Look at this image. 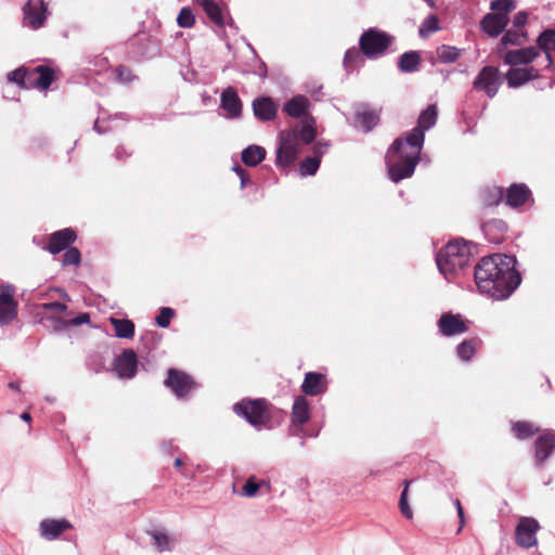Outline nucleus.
<instances>
[{
    "instance_id": "nucleus-1",
    "label": "nucleus",
    "mask_w": 555,
    "mask_h": 555,
    "mask_svg": "<svg viewBox=\"0 0 555 555\" xmlns=\"http://www.w3.org/2000/svg\"><path fill=\"white\" fill-rule=\"evenodd\" d=\"M516 259L501 254L482 257L475 266L474 278L478 289L495 299H505L521 282L515 269Z\"/></svg>"
},
{
    "instance_id": "nucleus-2",
    "label": "nucleus",
    "mask_w": 555,
    "mask_h": 555,
    "mask_svg": "<svg viewBox=\"0 0 555 555\" xmlns=\"http://www.w3.org/2000/svg\"><path fill=\"white\" fill-rule=\"evenodd\" d=\"M422 147L408 145L403 137L393 141L385 156L388 176L393 182L398 183L414 173Z\"/></svg>"
},
{
    "instance_id": "nucleus-3",
    "label": "nucleus",
    "mask_w": 555,
    "mask_h": 555,
    "mask_svg": "<svg viewBox=\"0 0 555 555\" xmlns=\"http://www.w3.org/2000/svg\"><path fill=\"white\" fill-rule=\"evenodd\" d=\"M470 256L472 250L468 243L457 238L449 242L439 250L436 256V262L444 278L452 280L468 266Z\"/></svg>"
},
{
    "instance_id": "nucleus-4",
    "label": "nucleus",
    "mask_w": 555,
    "mask_h": 555,
    "mask_svg": "<svg viewBox=\"0 0 555 555\" xmlns=\"http://www.w3.org/2000/svg\"><path fill=\"white\" fill-rule=\"evenodd\" d=\"M233 411L254 427L267 426L272 417L271 404L263 398H244L233 405Z\"/></svg>"
},
{
    "instance_id": "nucleus-5",
    "label": "nucleus",
    "mask_w": 555,
    "mask_h": 555,
    "mask_svg": "<svg viewBox=\"0 0 555 555\" xmlns=\"http://www.w3.org/2000/svg\"><path fill=\"white\" fill-rule=\"evenodd\" d=\"M392 36L377 28L365 30L359 39V48L367 59H377L383 55L392 43Z\"/></svg>"
},
{
    "instance_id": "nucleus-6",
    "label": "nucleus",
    "mask_w": 555,
    "mask_h": 555,
    "mask_svg": "<svg viewBox=\"0 0 555 555\" xmlns=\"http://www.w3.org/2000/svg\"><path fill=\"white\" fill-rule=\"evenodd\" d=\"M280 144L276 151V165L283 168L291 166L300 152L301 144L295 129L284 130L279 135Z\"/></svg>"
},
{
    "instance_id": "nucleus-7",
    "label": "nucleus",
    "mask_w": 555,
    "mask_h": 555,
    "mask_svg": "<svg viewBox=\"0 0 555 555\" xmlns=\"http://www.w3.org/2000/svg\"><path fill=\"white\" fill-rule=\"evenodd\" d=\"M438 119V107L430 104L424 109L417 119V126L403 137L408 145L423 146L425 140V131L434 127Z\"/></svg>"
},
{
    "instance_id": "nucleus-8",
    "label": "nucleus",
    "mask_w": 555,
    "mask_h": 555,
    "mask_svg": "<svg viewBox=\"0 0 555 555\" xmlns=\"http://www.w3.org/2000/svg\"><path fill=\"white\" fill-rule=\"evenodd\" d=\"M311 418V405L309 400L304 395H299L295 398L292 413H291V431L292 435L304 438L306 431L304 426Z\"/></svg>"
},
{
    "instance_id": "nucleus-9",
    "label": "nucleus",
    "mask_w": 555,
    "mask_h": 555,
    "mask_svg": "<svg viewBox=\"0 0 555 555\" xmlns=\"http://www.w3.org/2000/svg\"><path fill=\"white\" fill-rule=\"evenodd\" d=\"M540 529L541 526L535 518L526 516L520 517L515 528L516 544L522 548L537 546V533Z\"/></svg>"
},
{
    "instance_id": "nucleus-10",
    "label": "nucleus",
    "mask_w": 555,
    "mask_h": 555,
    "mask_svg": "<svg viewBox=\"0 0 555 555\" xmlns=\"http://www.w3.org/2000/svg\"><path fill=\"white\" fill-rule=\"evenodd\" d=\"M164 384L179 398L188 396L195 387L193 378L177 369L168 370Z\"/></svg>"
},
{
    "instance_id": "nucleus-11",
    "label": "nucleus",
    "mask_w": 555,
    "mask_h": 555,
    "mask_svg": "<svg viewBox=\"0 0 555 555\" xmlns=\"http://www.w3.org/2000/svg\"><path fill=\"white\" fill-rule=\"evenodd\" d=\"M494 196L498 198V201H501L505 196L506 205L513 208H518L531 199L532 193L526 184L514 183L507 188L505 193L503 189H496L494 191Z\"/></svg>"
},
{
    "instance_id": "nucleus-12",
    "label": "nucleus",
    "mask_w": 555,
    "mask_h": 555,
    "mask_svg": "<svg viewBox=\"0 0 555 555\" xmlns=\"http://www.w3.org/2000/svg\"><path fill=\"white\" fill-rule=\"evenodd\" d=\"M500 85V72L495 66H485L474 80V88L485 91L489 98L498 93Z\"/></svg>"
},
{
    "instance_id": "nucleus-13",
    "label": "nucleus",
    "mask_w": 555,
    "mask_h": 555,
    "mask_svg": "<svg viewBox=\"0 0 555 555\" xmlns=\"http://www.w3.org/2000/svg\"><path fill=\"white\" fill-rule=\"evenodd\" d=\"M15 289L11 285L0 287V324H10L17 315V301L14 298Z\"/></svg>"
},
{
    "instance_id": "nucleus-14",
    "label": "nucleus",
    "mask_w": 555,
    "mask_h": 555,
    "mask_svg": "<svg viewBox=\"0 0 555 555\" xmlns=\"http://www.w3.org/2000/svg\"><path fill=\"white\" fill-rule=\"evenodd\" d=\"M498 53L509 66L529 65L539 56V50L535 47L506 50L505 52L502 48H498Z\"/></svg>"
},
{
    "instance_id": "nucleus-15",
    "label": "nucleus",
    "mask_w": 555,
    "mask_h": 555,
    "mask_svg": "<svg viewBox=\"0 0 555 555\" xmlns=\"http://www.w3.org/2000/svg\"><path fill=\"white\" fill-rule=\"evenodd\" d=\"M47 17V5L43 0H28L24 8V21L27 26L38 29L43 26Z\"/></svg>"
},
{
    "instance_id": "nucleus-16",
    "label": "nucleus",
    "mask_w": 555,
    "mask_h": 555,
    "mask_svg": "<svg viewBox=\"0 0 555 555\" xmlns=\"http://www.w3.org/2000/svg\"><path fill=\"white\" fill-rule=\"evenodd\" d=\"M76 238V232L70 228L55 231L49 236L47 250L52 255L60 254L70 248Z\"/></svg>"
},
{
    "instance_id": "nucleus-17",
    "label": "nucleus",
    "mask_w": 555,
    "mask_h": 555,
    "mask_svg": "<svg viewBox=\"0 0 555 555\" xmlns=\"http://www.w3.org/2000/svg\"><path fill=\"white\" fill-rule=\"evenodd\" d=\"M55 70L47 65H38L30 68L29 89H37L40 91L48 90L55 80Z\"/></svg>"
},
{
    "instance_id": "nucleus-18",
    "label": "nucleus",
    "mask_w": 555,
    "mask_h": 555,
    "mask_svg": "<svg viewBox=\"0 0 555 555\" xmlns=\"http://www.w3.org/2000/svg\"><path fill=\"white\" fill-rule=\"evenodd\" d=\"M540 77V70L534 66H511L505 74V78L509 88H518L531 80Z\"/></svg>"
},
{
    "instance_id": "nucleus-19",
    "label": "nucleus",
    "mask_w": 555,
    "mask_h": 555,
    "mask_svg": "<svg viewBox=\"0 0 555 555\" xmlns=\"http://www.w3.org/2000/svg\"><path fill=\"white\" fill-rule=\"evenodd\" d=\"M220 107L228 118H240L242 116L243 103L233 87L225 88L220 98Z\"/></svg>"
},
{
    "instance_id": "nucleus-20",
    "label": "nucleus",
    "mask_w": 555,
    "mask_h": 555,
    "mask_svg": "<svg viewBox=\"0 0 555 555\" xmlns=\"http://www.w3.org/2000/svg\"><path fill=\"white\" fill-rule=\"evenodd\" d=\"M438 327L441 334L448 337L463 334L468 331V325L463 320L462 315L453 314L451 312L443 313L440 317Z\"/></svg>"
},
{
    "instance_id": "nucleus-21",
    "label": "nucleus",
    "mask_w": 555,
    "mask_h": 555,
    "mask_svg": "<svg viewBox=\"0 0 555 555\" xmlns=\"http://www.w3.org/2000/svg\"><path fill=\"white\" fill-rule=\"evenodd\" d=\"M533 448L535 464L541 467L555 450V433L547 431L539 436L533 443Z\"/></svg>"
},
{
    "instance_id": "nucleus-22",
    "label": "nucleus",
    "mask_w": 555,
    "mask_h": 555,
    "mask_svg": "<svg viewBox=\"0 0 555 555\" xmlns=\"http://www.w3.org/2000/svg\"><path fill=\"white\" fill-rule=\"evenodd\" d=\"M138 358L132 349H126L118 356L114 363L117 375L121 378H131L135 375Z\"/></svg>"
},
{
    "instance_id": "nucleus-23",
    "label": "nucleus",
    "mask_w": 555,
    "mask_h": 555,
    "mask_svg": "<svg viewBox=\"0 0 555 555\" xmlns=\"http://www.w3.org/2000/svg\"><path fill=\"white\" fill-rule=\"evenodd\" d=\"M327 390V378L324 374L319 372H308L305 374L301 384V391L304 396H319Z\"/></svg>"
},
{
    "instance_id": "nucleus-24",
    "label": "nucleus",
    "mask_w": 555,
    "mask_h": 555,
    "mask_svg": "<svg viewBox=\"0 0 555 555\" xmlns=\"http://www.w3.org/2000/svg\"><path fill=\"white\" fill-rule=\"evenodd\" d=\"M509 17L496 13H487L480 21V28L490 37H498L508 25Z\"/></svg>"
},
{
    "instance_id": "nucleus-25",
    "label": "nucleus",
    "mask_w": 555,
    "mask_h": 555,
    "mask_svg": "<svg viewBox=\"0 0 555 555\" xmlns=\"http://www.w3.org/2000/svg\"><path fill=\"white\" fill-rule=\"evenodd\" d=\"M279 106L269 96H260L253 101V112L257 119L270 121L275 118Z\"/></svg>"
},
{
    "instance_id": "nucleus-26",
    "label": "nucleus",
    "mask_w": 555,
    "mask_h": 555,
    "mask_svg": "<svg viewBox=\"0 0 555 555\" xmlns=\"http://www.w3.org/2000/svg\"><path fill=\"white\" fill-rule=\"evenodd\" d=\"M539 53L542 51L545 56V68L552 66L554 59L552 52L555 51V29H546L542 31L537 39Z\"/></svg>"
},
{
    "instance_id": "nucleus-27",
    "label": "nucleus",
    "mask_w": 555,
    "mask_h": 555,
    "mask_svg": "<svg viewBox=\"0 0 555 555\" xmlns=\"http://www.w3.org/2000/svg\"><path fill=\"white\" fill-rule=\"evenodd\" d=\"M482 231L490 243L500 244L506 237L507 224L500 219H492L482 224Z\"/></svg>"
},
{
    "instance_id": "nucleus-28",
    "label": "nucleus",
    "mask_w": 555,
    "mask_h": 555,
    "mask_svg": "<svg viewBox=\"0 0 555 555\" xmlns=\"http://www.w3.org/2000/svg\"><path fill=\"white\" fill-rule=\"evenodd\" d=\"M70 528L72 525L65 519H44L40 524V533L44 539L53 540Z\"/></svg>"
},
{
    "instance_id": "nucleus-29",
    "label": "nucleus",
    "mask_w": 555,
    "mask_h": 555,
    "mask_svg": "<svg viewBox=\"0 0 555 555\" xmlns=\"http://www.w3.org/2000/svg\"><path fill=\"white\" fill-rule=\"evenodd\" d=\"M308 108V99L304 95H297L285 103L283 111L291 117L300 118L307 114Z\"/></svg>"
},
{
    "instance_id": "nucleus-30",
    "label": "nucleus",
    "mask_w": 555,
    "mask_h": 555,
    "mask_svg": "<svg viewBox=\"0 0 555 555\" xmlns=\"http://www.w3.org/2000/svg\"><path fill=\"white\" fill-rule=\"evenodd\" d=\"M482 340L479 337L464 339L456 347V354L463 361H470L476 352L481 348Z\"/></svg>"
},
{
    "instance_id": "nucleus-31",
    "label": "nucleus",
    "mask_w": 555,
    "mask_h": 555,
    "mask_svg": "<svg viewBox=\"0 0 555 555\" xmlns=\"http://www.w3.org/2000/svg\"><path fill=\"white\" fill-rule=\"evenodd\" d=\"M267 152L260 145H249L243 150L241 157L244 165L255 167L266 158Z\"/></svg>"
},
{
    "instance_id": "nucleus-32",
    "label": "nucleus",
    "mask_w": 555,
    "mask_h": 555,
    "mask_svg": "<svg viewBox=\"0 0 555 555\" xmlns=\"http://www.w3.org/2000/svg\"><path fill=\"white\" fill-rule=\"evenodd\" d=\"M36 315L39 318L40 324L55 332L63 331L69 326L68 320H65L62 315L47 314L41 312H36Z\"/></svg>"
},
{
    "instance_id": "nucleus-33",
    "label": "nucleus",
    "mask_w": 555,
    "mask_h": 555,
    "mask_svg": "<svg viewBox=\"0 0 555 555\" xmlns=\"http://www.w3.org/2000/svg\"><path fill=\"white\" fill-rule=\"evenodd\" d=\"M421 61L422 59L417 51L405 52L399 57L398 67L403 73H413L418 69Z\"/></svg>"
},
{
    "instance_id": "nucleus-34",
    "label": "nucleus",
    "mask_w": 555,
    "mask_h": 555,
    "mask_svg": "<svg viewBox=\"0 0 555 555\" xmlns=\"http://www.w3.org/2000/svg\"><path fill=\"white\" fill-rule=\"evenodd\" d=\"M512 431L516 438L525 440L539 434L540 428L528 421H518L512 425Z\"/></svg>"
},
{
    "instance_id": "nucleus-35",
    "label": "nucleus",
    "mask_w": 555,
    "mask_h": 555,
    "mask_svg": "<svg viewBox=\"0 0 555 555\" xmlns=\"http://www.w3.org/2000/svg\"><path fill=\"white\" fill-rule=\"evenodd\" d=\"M118 338H132L134 336V323L128 319H109Z\"/></svg>"
},
{
    "instance_id": "nucleus-36",
    "label": "nucleus",
    "mask_w": 555,
    "mask_h": 555,
    "mask_svg": "<svg viewBox=\"0 0 555 555\" xmlns=\"http://www.w3.org/2000/svg\"><path fill=\"white\" fill-rule=\"evenodd\" d=\"M527 41V34L522 29H508L501 38V42L498 48H502L505 52V48L508 44L522 46Z\"/></svg>"
},
{
    "instance_id": "nucleus-37",
    "label": "nucleus",
    "mask_w": 555,
    "mask_h": 555,
    "mask_svg": "<svg viewBox=\"0 0 555 555\" xmlns=\"http://www.w3.org/2000/svg\"><path fill=\"white\" fill-rule=\"evenodd\" d=\"M262 489H266V493H269L271 486L264 480H258L255 476H250L243 486L241 494L253 498Z\"/></svg>"
},
{
    "instance_id": "nucleus-38",
    "label": "nucleus",
    "mask_w": 555,
    "mask_h": 555,
    "mask_svg": "<svg viewBox=\"0 0 555 555\" xmlns=\"http://www.w3.org/2000/svg\"><path fill=\"white\" fill-rule=\"evenodd\" d=\"M354 117L365 132L371 131L379 121L378 113L373 109L359 111Z\"/></svg>"
},
{
    "instance_id": "nucleus-39",
    "label": "nucleus",
    "mask_w": 555,
    "mask_h": 555,
    "mask_svg": "<svg viewBox=\"0 0 555 555\" xmlns=\"http://www.w3.org/2000/svg\"><path fill=\"white\" fill-rule=\"evenodd\" d=\"M29 76L30 68L21 66L8 74V80L16 83L21 89L29 90V86H27L29 83Z\"/></svg>"
},
{
    "instance_id": "nucleus-40",
    "label": "nucleus",
    "mask_w": 555,
    "mask_h": 555,
    "mask_svg": "<svg viewBox=\"0 0 555 555\" xmlns=\"http://www.w3.org/2000/svg\"><path fill=\"white\" fill-rule=\"evenodd\" d=\"M230 21H232V18L229 16V13L210 0V22H214L219 27H223L229 24Z\"/></svg>"
},
{
    "instance_id": "nucleus-41",
    "label": "nucleus",
    "mask_w": 555,
    "mask_h": 555,
    "mask_svg": "<svg viewBox=\"0 0 555 555\" xmlns=\"http://www.w3.org/2000/svg\"><path fill=\"white\" fill-rule=\"evenodd\" d=\"M436 54L441 63H453L460 56V50L451 46H441L437 48Z\"/></svg>"
},
{
    "instance_id": "nucleus-42",
    "label": "nucleus",
    "mask_w": 555,
    "mask_h": 555,
    "mask_svg": "<svg viewBox=\"0 0 555 555\" xmlns=\"http://www.w3.org/2000/svg\"><path fill=\"white\" fill-rule=\"evenodd\" d=\"M363 54L361 52V49H357L356 47H352L348 49L345 53L344 57V65L348 69H353L358 67L360 64L363 63L362 59Z\"/></svg>"
},
{
    "instance_id": "nucleus-43",
    "label": "nucleus",
    "mask_w": 555,
    "mask_h": 555,
    "mask_svg": "<svg viewBox=\"0 0 555 555\" xmlns=\"http://www.w3.org/2000/svg\"><path fill=\"white\" fill-rule=\"evenodd\" d=\"M411 483H412V480L403 481V490L401 492L400 500H399L400 512L408 519L413 518V511L410 507L409 502H408V492H409V488H410Z\"/></svg>"
},
{
    "instance_id": "nucleus-44",
    "label": "nucleus",
    "mask_w": 555,
    "mask_h": 555,
    "mask_svg": "<svg viewBox=\"0 0 555 555\" xmlns=\"http://www.w3.org/2000/svg\"><path fill=\"white\" fill-rule=\"evenodd\" d=\"M37 312L47 313V314H54V315H63V313L67 310V305L59 301L53 302H44L41 305H38L36 307Z\"/></svg>"
},
{
    "instance_id": "nucleus-45",
    "label": "nucleus",
    "mask_w": 555,
    "mask_h": 555,
    "mask_svg": "<svg viewBox=\"0 0 555 555\" xmlns=\"http://www.w3.org/2000/svg\"><path fill=\"white\" fill-rule=\"evenodd\" d=\"M491 13L508 16L515 9L514 0H493L490 4Z\"/></svg>"
},
{
    "instance_id": "nucleus-46",
    "label": "nucleus",
    "mask_w": 555,
    "mask_h": 555,
    "mask_svg": "<svg viewBox=\"0 0 555 555\" xmlns=\"http://www.w3.org/2000/svg\"><path fill=\"white\" fill-rule=\"evenodd\" d=\"M320 158L318 156L307 157L300 164V172L302 176H312L317 172L320 166Z\"/></svg>"
},
{
    "instance_id": "nucleus-47",
    "label": "nucleus",
    "mask_w": 555,
    "mask_h": 555,
    "mask_svg": "<svg viewBox=\"0 0 555 555\" xmlns=\"http://www.w3.org/2000/svg\"><path fill=\"white\" fill-rule=\"evenodd\" d=\"M298 133V141L309 144L311 143L315 138V129L311 124H305L301 125L299 129H295Z\"/></svg>"
},
{
    "instance_id": "nucleus-48",
    "label": "nucleus",
    "mask_w": 555,
    "mask_h": 555,
    "mask_svg": "<svg viewBox=\"0 0 555 555\" xmlns=\"http://www.w3.org/2000/svg\"><path fill=\"white\" fill-rule=\"evenodd\" d=\"M175 314L176 312L172 308L163 307L156 317V324L163 328L168 327Z\"/></svg>"
},
{
    "instance_id": "nucleus-49",
    "label": "nucleus",
    "mask_w": 555,
    "mask_h": 555,
    "mask_svg": "<svg viewBox=\"0 0 555 555\" xmlns=\"http://www.w3.org/2000/svg\"><path fill=\"white\" fill-rule=\"evenodd\" d=\"M81 261V254L78 248L70 247L65 250L62 263L63 266H78Z\"/></svg>"
},
{
    "instance_id": "nucleus-50",
    "label": "nucleus",
    "mask_w": 555,
    "mask_h": 555,
    "mask_svg": "<svg viewBox=\"0 0 555 555\" xmlns=\"http://www.w3.org/2000/svg\"><path fill=\"white\" fill-rule=\"evenodd\" d=\"M439 29V20L436 15H429L420 27V35L425 36Z\"/></svg>"
},
{
    "instance_id": "nucleus-51",
    "label": "nucleus",
    "mask_w": 555,
    "mask_h": 555,
    "mask_svg": "<svg viewBox=\"0 0 555 555\" xmlns=\"http://www.w3.org/2000/svg\"><path fill=\"white\" fill-rule=\"evenodd\" d=\"M195 17L193 12L189 8H183L177 18V23L180 27L190 28L194 25Z\"/></svg>"
},
{
    "instance_id": "nucleus-52",
    "label": "nucleus",
    "mask_w": 555,
    "mask_h": 555,
    "mask_svg": "<svg viewBox=\"0 0 555 555\" xmlns=\"http://www.w3.org/2000/svg\"><path fill=\"white\" fill-rule=\"evenodd\" d=\"M152 537L154 539V545L157 547L159 552L170 550V538L163 532H153Z\"/></svg>"
},
{
    "instance_id": "nucleus-53",
    "label": "nucleus",
    "mask_w": 555,
    "mask_h": 555,
    "mask_svg": "<svg viewBox=\"0 0 555 555\" xmlns=\"http://www.w3.org/2000/svg\"><path fill=\"white\" fill-rule=\"evenodd\" d=\"M116 79L121 83L131 82L134 79V76L130 68L119 65L115 68Z\"/></svg>"
},
{
    "instance_id": "nucleus-54",
    "label": "nucleus",
    "mask_w": 555,
    "mask_h": 555,
    "mask_svg": "<svg viewBox=\"0 0 555 555\" xmlns=\"http://www.w3.org/2000/svg\"><path fill=\"white\" fill-rule=\"evenodd\" d=\"M528 14L524 11L518 12L513 20V26L517 29H521L527 23Z\"/></svg>"
},
{
    "instance_id": "nucleus-55",
    "label": "nucleus",
    "mask_w": 555,
    "mask_h": 555,
    "mask_svg": "<svg viewBox=\"0 0 555 555\" xmlns=\"http://www.w3.org/2000/svg\"><path fill=\"white\" fill-rule=\"evenodd\" d=\"M68 322H69V325H81V324H85V323H89L90 322V315H89V313H80L78 317H76L75 319L69 320Z\"/></svg>"
},
{
    "instance_id": "nucleus-56",
    "label": "nucleus",
    "mask_w": 555,
    "mask_h": 555,
    "mask_svg": "<svg viewBox=\"0 0 555 555\" xmlns=\"http://www.w3.org/2000/svg\"><path fill=\"white\" fill-rule=\"evenodd\" d=\"M327 146V143L318 142L313 147L314 156H318L321 159V156L326 152Z\"/></svg>"
},
{
    "instance_id": "nucleus-57",
    "label": "nucleus",
    "mask_w": 555,
    "mask_h": 555,
    "mask_svg": "<svg viewBox=\"0 0 555 555\" xmlns=\"http://www.w3.org/2000/svg\"><path fill=\"white\" fill-rule=\"evenodd\" d=\"M235 171L236 173L241 177V180H242V185H245L246 183V180H247V173L246 171L242 168V167H235Z\"/></svg>"
},
{
    "instance_id": "nucleus-58",
    "label": "nucleus",
    "mask_w": 555,
    "mask_h": 555,
    "mask_svg": "<svg viewBox=\"0 0 555 555\" xmlns=\"http://www.w3.org/2000/svg\"><path fill=\"white\" fill-rule=\"evenodd\" d=\"M457 515H459V519H460V527L457 529V533H460L463 529V527L465 526V514H464V509L457 512Z\"/></svg>"
},
{
    "instance_id": "nucleus-59",
    "label": "nucleus",
    "mask_w": 555,
    "mask_h": 555,
    "mask_svg": "<svg viewBox=\"0 0 555 555\" xmlns=\"http://www.w3.org/2000/svg\"><path fill=\"white\" fill-rule=\"evenodd\" d=\"M116 156L117 158H122L124 156H128L126 153V150L122 146H119L116 149Z\"/></svg>"
},
{
    "instance_id": "nucleus-60",
    "label": "nucleus",
    "mask_w": 555,
    "mask_h": 555,
    "mask_svg": "<svg viewBox=\"0 0 555 555\" xmlns=\"http://www.w3.org/2000/svg\"><path fill=\"white\" fill-rule=\"evenodd\" d=\"M203 10L208 14V0H197Z\"/></svg>"
},
{
    "instance_id": "nucleus-61",
    "label": "nucleus",
    "mask_w": 555,
    "mask_h": 555,
    "mask_svg": "<svg viewBox=\"0 0 555 555\" xmlns=\"http://www.w3.org/2000/svg\"><path fill=\"white\" fill-rule=\"evenodd\" d=\"M21 418H22L23 421H26V422H30V421H31V416H30V414H29V413H27V412H24V413L21 415Z\"/></svg>"
},
{
    "instance_id": "nucleus-62",
    "label": "nucleus",
    "mask_w": 555,
    "mask_h": 555,
    "mask_svg": "<svg viewBox=\"0 0 555 555\" xmlns=\"http://www.w3.org/2000/svg\"><path fill=\"white\" fill-rule=\"evenodd\" d=\"M454 505H455V507H456V511H457V512H460V511L464 509V508H463V506H462V504H461V501H460L459 499H456V500L454 501Z\"/></svg>"
},
{
    "instance_id": "nucleus-63",
    "label": "nucleus",
    "mask_w": 555,
    "mask_h": 555,
    "mask_svg": "<svg viewBox=\"0 0 555 555\" xmlns=\"http://www.w3.org/2000/svg\"><path fill=\"white\" fill-rule=\"evenodd\" d=\"M173 464H175V467H176V468H179L180 466H182L183 461H182V459L177 457V459L175 460V463H173Z\"/></svg>"
},
{
    "instance_id": "nucleus-64",
    "label": "nucleus",
    "mask_w": 555,
    "mask_h": 555,
    "mask_svg": "<svg viewBox=\"0 0 555 555\" xmlns=\"http://www.w3.org/2000/svg\"><path fill=\"white\" fill-rule=\"evenodd\" d=\"M426 2H428L429 5H434V2L431 0H425Z\"/></svg>"
}]
</instances>
